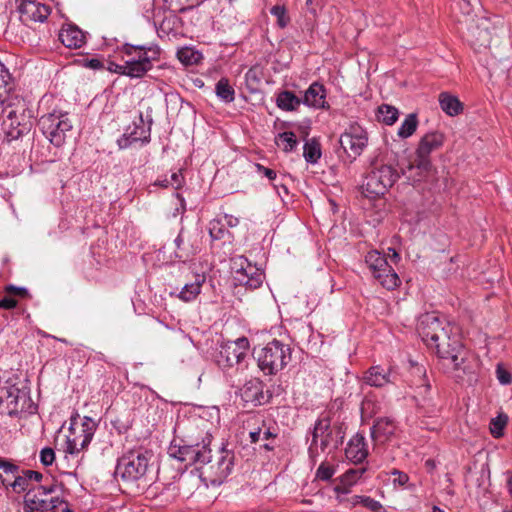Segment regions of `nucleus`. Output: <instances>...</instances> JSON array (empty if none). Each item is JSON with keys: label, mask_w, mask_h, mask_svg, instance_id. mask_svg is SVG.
<instances>
[{"label": "nucleus", "mask_w": 512, "mask_h": 512, "mask_svg": "<svg viewBox=\"0 0 512 512\" xmlns=\"http://www.w3.org/2000/svg\"><path fill=\"white\" fill-rule=\"evenodd\" d=\"M16 8L20 21L25 25L47 20L51 8L36 0H16Z\"/></svg>", "instance_id": "obj_17"}, {"label": "nucleus", "mask_w": 512, "mask_h": 512, "mask_svg": "<svg viewBox=\"0 0 512 512\" xmlns=\"http://www.w3.org/2000/svg\"><path fill=\"white\" fill-rule=\"evenodd\" d=\"M39 126L45 137L56 147L62 146L73 125L66 112H52L41 116Z\"/></svg>", "instance_id": "obj_8"}, {"label": "nucleus", "mask_w": 512, "mask_h": 512, "mask_svg": "<svg viewBox=\"0 0 512 512\" xmlns=\"http://www.w3.org/2000/svg\"><path fill=\"white\" fill-rule=\"evenodd\" d=\"M55 460V452L50 447H45L40 451V461L44 466H50Z\"/></svg>", "instance_id": "obj_45"}, {"label": "nucleus", "mask_w": 512, "mask_h": 512, "mask_svg": "<svg viewBox=\"0 0 512 512\" xmlns=\"http://www.w3.org/2000/svg\"><path fill=\"white\" fill-rule=\"evenodd\" d=\"M507 424L506 416H498L496 418H492L490 422V432L495 438H499L503 435V430Z\"/></svg>", "instance_id": "obj_40"}, {"label": "nucleus", "mask_w": 512, "mask_h": 512, "mask_svg": "<svg viewBox=\"0 0 512 512\" xmlns=\"http://www.w3.org/2000/svg\"><path fill=\"white\" fill-rule=\"evenodd\" d=\"M225 218L227 219L228 225L231 227L236 226L239 222V220L233 216L226 215Z\"/></svg>", "instance_id": "obj_60"}, {"label": "nucleus", "mask_w": 512, "mask_h": 512, "mask_svg": "<svg viewBox=\"0 0 512 512\" xmlns=\"http://www.w3.org/2000/svg\"><path fill=\"white\" fill-rule=\"evenodd\" d=\"M335 469L332 465L323 462L316 471V477L320 480L327 481L334 475Z\"/></svg>", "instance_id": "obj_42"}, {"label": "nucleus", "mask_w": 512, "mask_h": 512, "mask_svg": "<svg viewBox=\"0 0 512 512\" xmlns=\"http://www.w3.org/2000/svg\"><path fill=\"white\" fill-rule=\"evenodd\" d=\"M495 34L494 23L487 17H479L472 19L468 26L466 39L476 53L487 54Z\"/></svg>", "instance_id": "obj_9"}, {"label": "nucleus", "mask_w": 512, "mask_h": 512, "mask_svg": "<svg viewBox=\"0 0 512 512\" xmlns=\"http://www.w3.org/2000/svg\"><path fill=\"white\" fill-rule=\"evenodd\" d=\"M16 378L0 382V411L8 415H15L24 408L26 393L17 386Z\"/></svg>", "instance_id": "obj_14"}, {"label": "nucleus", "mask_w": 512, "mask_h": 512, "mask_svg": "<svg viewBox=\"0 0 512 512\" xmlns=\"http://www.w3.org/2000/svg\"><path fill=\"white\" fill-rule=\"evenodd\" d=\"M96 429V423L89 417H84L80 424L74 422L69 428L67 449L70 454L79 453L91 442Z\"/></svg>", "instance_id": "obj_13"}, {"label": "nucleus", "mask_w": 512, "mask_h": 512, "mask_svg": "<svg viewBox=\"0 0 512 512\" xmlns=\"http://www.w3.org/2000/svg\"><path fill=\"white\" fill-rule=\"evenodd\" d=\"M365 262L368 265L374 278L386 289L391 290L400 284V279L387 258L380 252L374 250L367 253Z\"/></svg>", "instance_id": "obj_11"}, {"label": "nucleus", "mask_w": 512, "mask_h": 512, "mask_svg": "<svg viewBox=\"0 0 512 512\" xmlns=\"http://www.w3.org/2000/svg\"><path fill=\"white\" fill-rule=\"evenodd\" d=\"M399 177L398 171L392 165L375 161L363 183V193L370 198L383 196Z\"/></svg>", "instance_id": "obj_7"}, {"label": "nucleus", "mask_w": 512, "mask_h": 512, "mask_svg": "<svg viewBox=\"0 0 512 512\" xmlns=\"http://www.w3.org/2000/svg\"><path fill=\"white\" fill-rule=\"evenodd\" d=\"M441 109L448 114V92H442L439 96Z\"/></svg>", "instance_id": "obj_54"}, {"label": "nucleus", "mask_w": 512, "mask_h": 512, "mask_svg": "<svg viewBox=\"0 0 512 512\" xmlns=\"http://www.w3.org/2000/svg\"><path fill=\"white\" fill-rule=\"evenodd\" d=\"M271 14L276 17L277 24L284 28L290 21L289 16L287 15L286 9L284 6L275 5L271 8Z\"/></svg>", "instance_id": "obj_41"}, {"label": "nucleus", "mask_w": 512, "mask_h": 512, "mask_svg": "<svg viewBox=\"0 0 512 512\" xmlns=\"http://www.w3.org/2000/svg\"><path fill=\"white\" fill-rule=\"evenodd\" d=\"M417 124V116L415 114H409L399 127L398 135L401 138H407L411 136L415 132Z\"/></svg>", "instance_id": "obj_38"}, {"label": "nucleus", "mask_w": 512, "mask_h": 512, "mask_svg": "<svg viewBox=\"0 0 512 512\" xmlns=\"http://www.w3.org/2000/svg\"><path fill=\"white\" fill-rule=\"evenodd\" d=\"M257 171L264 174L268 179L274 180L276 178V172L270 168H266L261 164H257Z\"/></svg>", "instance_id": "obj_51"}, {"label": "nucleus", "mask_w": 512, "mask_h": 512, "mask_svg": "<svg viewBox=\"0 0 512 512\" xmlns=\"http://www.w3.org/2000/svg\"><path fill=\"white\" fill-rule=\"evenodd\" d=\"M326 88L320 82H313L304 92L302 104L315 109H329L326 101Z\"/></svg>", "instance_id": "obj_21"}, {"label": "nucleus", "mask_w": 512, "mask_h": 512, "mask_svg": "<svg viewBox=\"0 0 512 512\" xmlns=\"http://www.w3.org/2000/svg\"><path fill=\"white\" fill-rule=\"evenodd\" d=\"M302 104V98L290 90L280 91L276 96V105L283 111H297Z\"/></svg>", "instance_id": "obj_27"}, {"label": "nucleus", "mask_w": 512, "mask_h": 512, "mask_svg": "<svg viewBox=\"0 0 512 512\" xmlns=\"http://www.w3.org/2000/svg\"><path fill=\"white\" fill-rule=\"evenodd\" d=\"M297 144V137L291 131L280 133L276 138V145L284 152L293 151Z\"/></svg>", "instance_id": "obj_35"}, {"label": "nucleus", "mask_w": 512, "mask_h": 512, "mask_svg": "<svg viewBox=\"0 0 512 512\" xmlns=\"http://www.w3.org/2000/svg\"><path fill=\"white\" fill-rule=\"evenodd\" d=\"M250 438L252 443L262 441V429H258V431L251 432Z\"/></svg>", "instance_id": "obj_56"}, {"label": "nucleus", "mask_w": 512, "mask_h": 512, "mask_svg": "<svg viewBox=\"0 0 512 512\" xmlns=\"http://www.w3.org/2000/svg\"><path fill=\"white\" fill-rule=\"evenodd\" d=\"M5 293L6 294H10L11 296H13L14 298L17 296V297H20V298H27L29 297V292L26 288L24 287H17V286H14V285H8L5 287Z\"/></svg>", "instance_id": "obj_46"}, {"label": "nucleus", "mask_w": 512, "mask_h": 512, "mask_svg": "<svg viewBox=\"0 0 512 512\" xmlns=\"http://www.w3.org/2000/svg\"><path fill=\"white\" fill-rule=\"evenodd\" d=\"M396 426L394 422L388 418H378L371 427V438L374 447L384 445L390 441L395 433Z\"/></svg>", "instance_id": "obj_22"}, {"label": "nucleus", "mask_w": 512, "mask_h": 512, "mask_svg": "<svg viewBox=\"0 0 512 512\" xmlns=\"http://www.w3.org/2000/svg\"><path fill=\"white\" fill-rule=\"evenodd\" d=\"M366 496H360V495H356L354 496L352 499H353V504H357V503H360V498H365Z\"/></svg>", "instance_id": "obj_62"}, {"label": "nucleus", "mask_w": 512, "mask_h": 512, "mask_svg": "<svg viewBox=\"0 0 512 512\" xmlns=\"http://www.w3.org/2000/svg\"><path fill=\"white\" fill-rule=\"evenodd\" d=\"M202 434L201 441L189 439L183 445L172 444L169 455L187 465H203L201 473L212 484H221L232 471L234 455L231 451L222 448L212 456L209 448L212 436L207 431Z\"/></svg>", "instance_id": "obj_1"}, {"label": "nucleus", "mask_w": 512, "mask_h": 512, "mask_svg": "<svg viewBox=\"0 0 512 512\" xmlns=\"http://www.w3.org/2000/svg\"><path fill=\"white\" fill-rule=\"evenodd\" d=\"M399 112L394 106L382 104L378 108L377 119L386 125H393L398 120Z\"/></svg>", "instance_id": "obj_33"}, {"label": "nucleus", "mask_w": 512, "mask_h": 512, "mask_svg": "<svg viewBox=\"0 0 512 512\" xmlns=\"http://www.w3.org/2000/svg\"><path fill=\"white\" fill-rule=\"evenodd\" d=\"M29 483L30 482L24 474L23 470H20L19 473L14 476L13 480L9 482L8 486H11L13 491L16 493H21L24 491L28 492L31 489L29 488Z\"/></svg>", "instance_id": "obj_39"}, {"label": "nucleus", "mask_w": 512, "mask_h": 512, "mask_svg": "<svg viewBox=\"0 0 512 512\" xmlns=\"http://www.w3.org/2000/svg\"><path fill=\"white\" fill-rule=\"evenodd\" d=\"M257 364L265 375H275L291 361L289 345L274 339L260 349H254Z\"/></svg>", "instance_id": "obj_5"}, {"label": "nucleus", "mask_w": 512, "mask_h": 512, "mask_svg": "<svg viewBox=\"0 0 512 512\" xmlns=\"http://www.w3.org/2000/svg\"><path fill=\"white\" fill-rule=\"evenodd\" d=\"M389 255L391 256V261L397 263L400 260V255L396 252L394 248H389Z\"/></svg>", "instance_id": "obj_59"}, {"label": "nucleus", "mask_w": 512, "mask_h": 512, "mask_svg": "<svg viewBox=\"0 0 512 512\" xmlns=\"http://www.w3.org/2000/svg\"><path fill=\"white\" fill-rule=\"evenodd\" d=\"M233 279L236 285L244 286L249 290L259 288L264 280V273L244 256L232 259Z\"/></svg>", "instance_id": "obj_10"}, {"label": "nucleus", "mask_w": 512, "mask_h": 512, "mask_svg": "<svg viewBox=\"0 0 512 512\" xmlns=\"http://www.w3.org/2000/svg\"><path fill=\"white\" fill-rule=\"evenodd\" d=\"M152 456L151 451L142 448L130 450L119 458L115 473L123 481H139L146 476Z\"/></svg>", "instance_id": "obj_6"}, {"label": "nucleus", "mask_w": 512, "mask_h": 512, "mask_svg": "<svg viewBox=\"0 0 512 512\" xmlns=\"http://www.w3.org/2000/svg\"><path fill=\"white\" fill-rule=\"evenodd\" d=\"M417 329L426 345L430 348H435L437 354L443 357L438 341L440 334H444V328L441 327L438 317L434 314L423 315L420 318Z\"/></svg>", "instance_id": "obj_18"}, {"label": "nucleus", "mask_w": 512, "mask_h": 512, "mask_svg": "<svg viewBox=\"0 0 512 512\" xmlns=\"http://www.w3.org/2000/svg\"><path fill=\"white\" fill-rule=\"evenodd\" d=\"M57 486L38 485L30 489L23 502V507L30 512H72L69 503L55 494Z\"/></svg>", "instance_id": "obj_4"}, {"label": "nucleus", "mask_w": 512, "mask_h": 512, "mask_svg": "<svg viewBox=\"0 0 512 512\" xmlns=\"http://www.w3.org/2000/svg\"><path fill=\"white\" fill-rule=\"evenodd\" d=\"M171 180H172V183L171 185L175 188V189H178L181 187L182 185V180H183V176L181 175V173H173L171 175Z\"/></svg>", "instance_id": "obj_55"}, {"label": "nucleus", "mask_w": 512, "mask_h": 512, "mask_svg": "<svg viewBox=\"0 0 512 512\" xmlns=\"http://www.w3.org/2000/svg\"><path fill=\"white\" fill-rule=\"evenodd\" d=\"M365 468L349 469L340 477V485L335 490L341 493H349V488L353 486L364 474Z\"/></svg>", "instance_id": "obj_31"}, {"label": "nucleus", "mask_w": 512, "mask_h": 512, "mask_svg": "<svg viewBox=\"0 0 512 512\" xmlns=\"http://www.w3.org/2000/svg\"><path fill=\"white\" fill-rule=\"evenodd\" d=\"M363 379L370 386L383 387L388 383H394L396 376L391 373L390 369L386 371L381 366H372L366 371Z\"/></svg>", "instance_id": "obj_25"}, {"label": "nucleus", "mask_w": 512, "mask_h": 512, "mask_svg": "<svg viewBox=\"0 0 512 512\" xmlns=\"http://www.w3.org/2000/svg\"><path fill=\"white\" fill-rule=\"evenodd\" d=\"M453 351H456V353H450V362L453 363L454 370H462L466 373L468 367L465 363L468 351L462 345H459L457 349L454 348Z\"/></svg>", "instance_id": "obj_37"}, {"label": "nucleus", "mask_w": 512, "mask_h": 512, "mask_svg": "<svg viewBox=\"0 0 512 512\" xmlns=\"http://www.w3.org/2000/svg\"><path fill=\"white\" fill-rule=\"evenodd\" d=\"M177 57L185 65H191L196 62L195 52L190 48L179 50Z\"/></svg>", "instance_id": "obj_43"}, {"label": "nucleus", "mask_w": 512, "mask_h": 512, "mask_svg": "<svg viewBox=\"0 0 512 512\" xmlns=\"http://www.w3.org/2000/svg\"><path fill=\"white\" fill-rule=\"evenodd\" d=\"M496 375H497L498 381L502 385H508L512 382L511 373L509 371H507L506 369L502 368L500 365L497 366Z\"/></svg>", "instance_id": "obj_47"}, {"label": "nucleus", "mask_w": 512, "mask_h": 512, "mask_svg": "<svg viewBox=\"0 0 512 512\" xmlns=\"http://www.w3.org/2000/svg\"><path fill=\"white\" fill-rule=\"evenodd\" d=\"M86 66L91 69H94V70L101 69L104 67L102 61L97 58H92V59L87 60Z\"/></svg>", "instance_id": "obj_53"}, {"label": "nucleus", "mask_w": 512, "mask_h": 512, "mask_svg": "<svg viewBox=\"0 0 512 512\" xmlns=\"http://www.w3.org/2000/svg\"><path fill=\"white\" fill-rule=\"evenodd\" d=\"M507 488H508L509 494L512 497V474L510 475V477L507 480Z\"/></svg>", "instance_id": "obj_61"}, {"label": "nucleus", "mask_w": 512, "mask_h": 512, "mask_svg": "<svg viewBox=\"0 0 512 512\" xmlns=\"http://www.w3.org/2000/svg\"><path fill=\"white\" fill-rule=\"evenodd\" d=\"M11 90V75L8 69L0 62V113L4 110V105L11 97Z\"/></svg>", "instance_id": "obj_28"}, {"label": "nucleus", "mask_w": 512, "mask_h": 512, "mask_svg": "<svg viewBox=\"0 0 512 512\" xmlns=\"http://www.w3.org/2000/svg\"><path fill=\"white\" fill-rule=\"evenodd\" d=\"M462 10L465 15H470L472 12V5L470 3V0H462Z\"/></svg>", "instance_id": "obj_57"}, {"label": "nucleus", "mask_w": 512, "mask_h": 512, "mask_svg": "<svg viewBox=\"0 0 512 512\" xmlns=\"http://www.w3.org/2000/svg\"><path fill=\"white\" fill-rule=\"evenodd\" d=\"M339 143L351 159H356L368 144L367 132L358 124H352L340 136Z\"/></svg>", "instance_id": "obj_15"}, {"label": "nucleus", "mask_w": 512, "mask_h": 512, "mask_svg": "<svg viewBox=\"0 0 512 512\" xmlns=\"http://www.w3.org/2000/svg\"><path fill=\"white\" fill-rule=\"evenodd\" d=\"M443 142L444 135L437 132L428 133L423 136L416 152V158L409 164L408 168L416 167L423 172L428 171L431 167L429 154L442 146Z\"/></svg>", "instance_id": "obj_16"}, {"label": "nucleus", "mask_w": 512, "mask_h": 512, "mask_svg": "<svg viewBox=\"0 0 512 512\" xmlns=\"http://www.w3.org/2000/svg\"><path fill=\"white\" fill-rule=\"evenodd\" d=\"M303 156L308 163H316L321 157V146L316 139L307 141L303 148Z\"/></svg>", "instance_id": "obj_34"}, {"label": "nucleus", "mask_w": 512, "mask_h": 512, "mask_svg": "<svg viewBox=\"0 0 512 512\" xmlns=\"http://www.w3.org/2000/svg\"><path fill=\"white\" fill-rule=\"evenodd\" d=\"M175 255L181 261H186L200 250V233L197 230L181 229L175 239Z\"/></svg>", "instance_id": "obj_20"}, {"label": "nucleus", "mask_w": 512, "mask_h": 512, "mask_svg": "<svg viewBox=\"0 0 512 512\" xmlns=\"http://www.w3.org/2000/svg\"><path fill=\"white\" fill-rule=\"evenodd\" d=\"M249 350V341L247 338L242 337L234 342L227 343L221 347L218 364L223 367H233L240 364Z\"/></svg>", "instance_id": "obj_19"}, {"label": "nucleus", "mask_w": 512, "mask_h": 512, "mask_svg": "<svg viewBox=\"0 0 512 512\" xmlns=\"http://www.w3.org/2000/svg\"><path fill=\"white\" fill-rule=\"evenodd\" d=\"M149 131L145 129L142 118H139V125L134 123L131 132H126L118 139V145L121 149L129 147L136 142L146 143L149 141Z\"/></svg>", "instance_id": "obj_26"}, {"label": "nucleus", "mask_w": 512, "mask_h": 512, "mask_svg": "<svg viewBox=\"0 0 512 512\" xmlns=\"http://www.w3.org/2000/svg\"><path fill=\"white\" fill-rule=\"evenodd\" d=\"M215 90L217 96L225 102L229 103L234 101L235 91L234 88L230 85L229 80L227 78H221L217 82Z\"/></svg>", "instance_id": "obj_36"}, {"label": "nucleus", "mask_w": 512, "mask_h": 512, "mask_svg": "<svg viewBox=\"0 0 512 512\" xmlns=\"http://www.w3.org/2000/svg\"><path fill=\"white\" fill-rule=\"evenodd\" d=\"M346 458L353 463H361L368 456L365 437L361 434L354 435L348 442L345 449Z\"/></svg>", "instance_id": "obj_23"}, {"label": "nucleus", "mask_w": 512, "mask_h": 512, "mask_svg": "<svg viewBox=\"0 0 512 512\" xmlns=\"http://www.w3.org/2000/svg\"><path fill=\"white\" fill-rule=\"evenodd\" d=\"M276 435L269 429L262 430V441H268L271 438H274Z\"/></svg>", "instance_id": "obj_58"}, {"label": "nucleus", "mask_w": 512, "mask_h": 512, "mask_svg": "<svg viewBox=\"0 0 512 512\" xmlns=\"http://www.w3.org/2000/svg\"><path fill=\"white\" fill-rule=\"evenodd\" d=\"M205 281V276L197 274L194 277V281L190 283H186L182 290L180 291L178 297L185 301L190 302L194 300L200 293L201 286Z\"/></svg>", "instance_id": "obj_30"}, {"label": "nucleus", "mask_w": 512, "mask_h": 512, "mask_svg": "<svg viewBox=\"0 0 512 512\" xmlns=\"http://www.w3.org/2000/svg\"><path fill=\"white\" fill-rule=\"evenodd\" d=\"M433 512H444V510L438 508L437 506L433 507Z\"/></svg>", "instance_id": "obj_64"}, {"label": "nucleus", "mask_w": 512, "mask_h": 512, "mask_svg": "<svg viewBox=\"0 0 512 512\" xmlns=\"http://www.w3.org/2000/svg\"><path fill=\"white\" fill-rule=\"evenodd\" d=\"M2 114L5 115L2 128L8 142L17 140L30 132L33 113L23 100L10 97L0 115Z\"/></svg>", "instance_id": "obj_3"}, {"label": "nucleus", "mask_w": 512, "mask_h": 512, "mask_svg": "<svg viewBox=\"0 0 512 512\" xmlns=\"http://www.w3.org/2000/svg\"><path fill=\"white\" fill-rule=\"evenodd\" d=\"M184 3H186V7H194L197 6V4H193L192 0H185Z\"/></svg>", "instance_id": "obj_63"}, {"label": "nucleus", "mask_w": 512, "mask_h": 512, "mask_svg": "<svg viewBox=\"0 0 512 512\" xmlns=\"http://www.w3.org/2000/svg\"><path fill=\"white\" fill-rule=\"evenodd\" d=\"M18 301L11 296L10 294H6L1 300H0V309H6L10 310L17 306Z\"/></svg>", "instance_id": "obj_49"}, {"label": "nucleus", "mask_w": 512, "mask_h": 512, "mask_svg": "<svg viewBox=\"0 0 512 512\" xmlns=\"http://www.w3.org/2000/svg\"><path fill=\"white\" fill-rule=\"evenodd\" d=\"M463 109V103L457 97L450 95V116L462 113Z\"/></svg>", "instance_id": "obj_48"}, {"label": "nucleus", "mask_w": 512, "mask_h": 512, "mask_svg": "<svg viewBox=\"0 0 512 512\" xmlns=\"http://www.w3.org/2000/svg\"><path fill=\"white\" fill-rule=\"evenodd\" d=\"M360 504H362L364 507L368 508L373 512L383 511L382 504L369 496H366L365 498H360Z\"/></svg>", "instance_id": "obj_44"}, {"label": "nucleus", "mask_w": 512, "mask_h": 512, "mask_svg": "<svg viewBox=\"0 0 512 512\" xmlns=\"http://www.w3.org/2000/svg\"><path fill=\"white\" fill-rule=\"evenodd\" d=\"M208 232L212 241H223V245L226 243L231 245L232 235L220 220H211L208 224Z\"/></svg>", "instance_id": "obj_29"}, {"label": "nucleus", "mask_w": 512, "mask_h": 512, "mask_svg": "<svg viewBox=\"0 0 512 512\" xmlns=\"http://www.w3.org/2000/svg\"><path fill=\"white\" fill-rule=\"evenodd\" d=\"M60 42L68 48H80L85 43L84 32L74 24H65L59 32Z\"/></svg>", "instance_id": "obj_24"}, {"label": "nucleus", "mask_w": 512, "mask_h": 512, "mask_svg": "<svg viewBox=\"0 0 512 512\" xmlns=\"http://www.w3.org/2000/svg\"><path fill=\"white\" fill-rule=\"evenodd\" d=\"M392 475H394V479H393V482L396 484H399L400 486H404L408 480H409V477L406 473L404 472H401L399 470H396L394 469L393 472H392Z\"/></svg>", "instance_id": "obj_50"}, {"label": "nucleus", "mask_w": 512, "mask_h": 512, "mask_svg": "<svg viewBox=\"0 0 512 512\" xmlns=\"http://www.w3.org/2000/svg\"><path fill=\"white\" fill-rule=\"evenodd\" d=\"M344 435L339 427H331L328 418H322L316 421L313 432L312 442L309 447V452L312 454L317 449L318 440H320L321 451L328 448H338L342 443Z\"/></svg>", "instance_id": "obj_12"}, {"label": "nucleus", "mask_w": 512, "mask_h": 512, "mask_svg": "<svg viewBox=\"0 0 512 512\" xmlns=\"http://www.w3.org/2000/svg\"><path fill=\"white\" fill-rule=\"evenodd\" d=\"M24 474L26 475L27 479L30 481L34 480L36 482H40L43 478V475L34 470H23Z\"/></svg>", "instance_id": "obj_52"}, {"label": "nucleus", "mask_w": 512, "mask_h": 512, "mask_svg": "<svg viewBox=\"0 0 512 512\" xmlns=\"http://www.w3.org/2000/svg\"><path fill=\"white\" fill-rule=\"evenodd\" d=\"M19 471V466L14 462L0 458V479L5 486L9 485V482L13 480L14 476H16Z\"/></svg>", "instance_id": "obj_32"}, {"label": "nucleus", "mask_w": 512, "mask_h": 512, "mask_svg": "<svg viewBox=\"0 0 512 512\" xmlns=\"http://www.w3.org/2000/svg\"><path fill=\"white\" fill-rule=\"evenodd\" d=\"M123 64L109 62L107 70L130 78H142L153 68V62L160 58L161 50L157 45L124 44L122 49Z\"/></svg>", "instance_id": "obj_2"}]
</instances>
